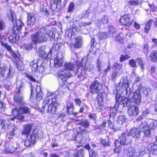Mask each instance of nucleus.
<instances>
[{"label": "nucleus", "instance_id": "nucleus-1", "mask_svg": "<svg viewBox=\"0 0 157 157\" xmlns=\"http://www.w3.org/2000/svg\"><path fill=\"white\" fill-rule=\"evenodd\" d=\"M53 34L52 32L48 33L45 28H42L37 32L31 35V40L35 44L46 42Z\"/></svg>", "mask_w": 157, "mask_h": 157}, {"label": "nucleus", "instance_id": "nucleus-2", "mask_svg": "<svg viewBox=\"0 0 157 157\" xmlns=\"http://www.w3.org/2000/svg\"><path fill=\"white\" fill-rule=\"evenodd\" d=\"M51 98V97L49 96L47 97L45 100L44 101L42 105V107L44 110L51 112L53 113H56L57 107L59 105V104L57 102L54 101L55 98Z\"/></svg>", "mask_w": 157, "mask_h": 157}, {"label": "nucleus", "instance_id": "nucleus-3", "mask_svg": "<svg viewBox=\"0 0 157 157\" xmlns=\"http://www.w3.org/2000/svg\"><path fill=\"white\" fill-rule=\"evenodd\" d=\"M119 87H121L120 90L123 94V95L125 94L128 97L129 95L132 94V91L129 87V82L127 78L126 77H123L121 82L119 84Z\"/></svg>", "mask_w": 157, "mask_h": 157}, {"label": "nucleus", "instance_id": "nucleus-4", "mask_svg": "<svg viewBox=\"0 0 157 157\" xmlns=\"http://www.w3.org/2000/svg\"><path fill=\"white\" fill-rule=\"evenodd\" d=\"M141 94H143L145 96H147V88L144 87L141 84H140L137 90L132 95V99H134L135 103L137 105H139L141 101Z\"/></svg>", "mask_w": 157, "mask_h": 157}, {"label": "nucleus", "instance_id": "nucleus-5", "mask_svg": "<svg viewBox=\"0 0 157 157\" xmlns=\"http://www.w3.org/2000/svg\"><path fill=\"white\" fill-rule=\"evenodd\" d=\"M10 14L12 21L14 25L13 31H14L15 33H18L24 25V23L21 20L16 19L15 14L14 12L11 11Z\"/></svg>", "mask_w": 157, "mask_h": 157}, {"label": "nucleus", "instance_id": "nucleus-6", "mask_svg": "<svg viewBox=\"0 0 157 157\" xmlns=\"http://www.w3.org/2000/svg\"><path fill=\"white\" fill-rule=\"evenodd\" d=\"M130 95H129L128 98H124L123 100V98L121 97L120 95L117 94L116 97V102L115 103L116 107H118L119 105H123L124 107H129L131 105V101L129 99H131ZM128 98V97L127 96Z\"/></svg>", "mask_w": 157, "mask_h": 157}, {"label": "nucleus", "instance_id": "nucleus-7", "mask_svg": "<svg viewBox=\"0 0 157 157\" xmlns=\"http://www.w3.org/2000/svg\"><path fill=\"white\" fill-rule=\"evenodd\" d=\"M139 127L133 128L130 129L128 133V136H132L134 139L144 141V137H142V132Z\"/></svg>", "mask_w": 157, "mask_h": 157}, {"label": "nucleus", "instance_id": "nucleus-8", "mask_svg": "<svg viewBox=\"0 0 157 157\" xmlns=\"http://www.w3.org/2000/svg\"><path fill=\"white\" fill-rule=\"evenodd\" d=\"M141 123L140 122L139 123V125L140 126V128L144 129L142 132V137H144V141L146 138H148L152 136L154 134V132L146 127V125H147V122H144L142 125Z\"/></svg>", "mask_w": 157, "mask_h": 157}, {"label": "nucleus", "instance_id": "nucleus-9", "mask_svg": "<svg viewBox=\"0 0 157 157\" xmlns=\"http://www.w3.org/2000/svg\"><path fill=\"white\" fill-rule=\"evenodd\" d=\"M102 85L97 80L93 81L90 86V92L93 94H97L101 90Z\"/></svg>", "mask_w": 157, "mask_h": 157}, {"label": "nucleus", "instance_id": "nucleus-10", "mask_svg": "<svg viewBox=\"0 0 157 157\" xmlns=\"http://www.w3.org/2000/svg\"><path fill=\"white\" fill-rule=\"evenodd\" d=\"M45 47L42 46L40 47L38 51L39 56L43 59H46L47 58H50L51 56V50H50L48 54H47L45 51Z\"/></svg>", "mask_w": 157, "mask_h": 157}, {"label": "nucleus", "instance_id": "nucleus-11", "mask_svg": "<svg viewBox=\"0 0 157 157\" xmlns=\"http://www.w3.org/2000/svg\"><path fill=\"white\" fill-rule=\"evenodd\" d=\"M43 137L42 135L38 132L37 130H34L31 135L30 136L29 139L31 141V144L34 145L37 140L39 138H41Z\"/></svg>", "mask_w": 157, "mask_h": 157}, {"label": "nucleus", "instance_id": "nucleus-12", "mask_svg": "<svg viewBox=\"0 0 157 157\" xmlns=\"http://www.w3.org/2000/svg\"><path fill=\"white\" fill-rule=\"evenodd\" d=\"M58 77L63 80L65 81L72 76L70 72L66 70H59L58 74Z\"/></svg>", "mask_w": 157, "mask_h": 157}, {"label": "nucleus", "instance_id": "nucleus-13", "mask_svg": "<svg viewBox=\"0 0 157 157\" xmlns=\"http://www.w3.org/2000/svg\"><path fill=\"white\" fill-rule=\"evenodd\" d=\"M139 108L135 104L132 105L128 109V113L131 116H134L139 114Z\"/></svg>", "mask_w": 157, "mask_h": 157}, {"label": "nucleus", "instance_id": "nucleus-14", "mask_svg": "<svg viewBox=\"0 0 157 157\" xmlns=\"http://www.w3.org/2000/svg\"><path fill=\"white\" fill-rule=\"evenodd\" d=\"M54 65L56 67H58L62 65L63 62V56L62 53H59L56 55L55 59L54 60Z\"/></svg>", "mask_w": 157, "mask_h": 157}, {"label": "nucleus", "instance_id": "nucleus-15", "mask_svg": "<svg viewBox=\"0 0 157 157\" xmlns=\"http://www.w3.org/2000/svg\"><path fill=\"white\" fill-rule=\"evenodd\" d=\"M120 22L123 25H129L132 23V21L130 19L128 15H124L121 17Z\"/></svg>", "mask_w": 157, "mask_h": 157}, {"label": "nucleus", "instance_id": "nucleus-16", "mask_svg": "<svg viewBox=\"0 0 157 157\" xmlns=\"http://www.w3.org/2000/svg\"><path fill=\"white\" fill-rule=\"evenodd\" d=\"M36 21V18L34 15L31 13H28L27 20V25L30 26L33 25Z\"/></svg>", "mask_w": 157, "mask_h": 157}, {"label": "nucleus", "instance_id": "nucleus-17", "mask_svg": "<svg viewBox=\"0 0 157 157\" xmlns=\"http://www.w3.org/2000/svg\"><path fill=\"white\" fill-rule=\"evenodd\" d=\"M33 125L31 124H27L24 125V129L21 132L22 135L28 136L30 133Z\"/></svg>", "mask_w": 157, "mask_h": 157}, {"label": "nucleus", "instance_id": "nucleus-18", "mask_svg": "<svg viewBox=\"0 0 157 157\" xmlns=\"http://www.w3.org/2000/svg\"><path fill=\"white\" fill-rule=\"evenodd\" d=\"M89 69L86 67H82L79 68L77 72V76L79 78H81L82 76L84 77L86 73V71L88 70Z\"/></svg>", "mask_w": 157, "mask_h": 157}, {"label": "nucleus", "instance_id": "nucleus-19", "mask_svg": "<svg viewBox=\"0 0 157 157\" xmlns=\"http://www.w3.org/2000/svg\"><path fill=\"white\" fill-rule=\"evenodd\" d=\"M148 149L151 152L157 155V145L153 143H150L148 146Z\"/></svg>", "mask_w": 157, "mask_h": 157}, {"label": "nucleus", "instance_id": "nucleus-20", "mask_svg": "<svg viewBox=\"0 0 157 157\" xmlns=\"http://www.w3.org/2000/svg\"><path fill=\"white\" fill-rule=\"evenodd\" d=\"M13 32V34L12 35H10L9 36H8V37L9 42L13 43L17 40L19 38V36L17 35L18 33H15L14 31Z\"/></svg>", "mask_w": 157, "mask_h": 157}, {"label": "nucleus", "instance_id": "nucleus-21", "mask_svg": "<svg viewBox=\"0 0 157 157\" xmlns=\"http://www.w3.org/2000/svg\"><path fill=\"white\" fill-rule=\"evenodd\" d=\"M76 67V66L73 64L68 62H66L64 65V67L65 69V70H68L70 71H74V69L75 67Z\"/></svg>", "mask_w": 157, "mask_h": 157}, {"label": "nucleus", "instance_id": "nucleus-22", "mask_svg": "<svg viewBox=\"0 0 157 157\" xmlns=\"http://www.w3.org/2000/svg\"><path fill=\"white\" fill-rule=\"evenodd\" d=\"M119 139L120 141L119 140V143H120L121 145L127 144L131 142V140L128 141V140L126 139V136L124 134H122L119 137Z\"/></svg>", "mask_w": 157, "mask_h": 157}, {"label": "nucleus", "instance_id": "nucleus-23", "mask_svg": "<svg viewBox=\"0 0 157 157\" xmlns=\"http://www.w3.org/2000/svg\"><path fill=\"white\" fill-rule=\"evenodd\" d=\"M157 122L156 121L154 120H151L149 124L146 125L147 128L151 129L154 132V129L156 128L157 126Z\"/></svg>", "mask_w": 157, "mask_h": 157}, {"label": "nucleus", "instance_id": "nucleus-24", "mask_svg": "<svg viewBox=\"0 0 157 157\" xmlns=\"http://www.w3.org/2000/svg\"><path fill=\"white\" fill-rule=\"evenodd\" d=\"M75 43L74 46L75 48H79L82 44V39L80 37H78L75 39Z\"/></svg>", "mask_w": 157, "mask_h": 157}, {"label": "nucleus", "instance_id": "nucleus-25", "mask_svg": "<svg viewBox=\"0 0 157 157\" xmlns=\"http://www.w3.org/2000/svg\"><path fill=\"white\" fill-rule=\"evenodd\" d=\"M103 97L102 93H99L97 98V104L99 106H102L104 104Z\"/></svg>", "mask_w": 157, "mask_h": 157}, {"label": "nucleus", "instance_id": "nucleus-26", "mask_svg": "<svg viewBox=\"0 0 157 157\" xmlns=\"http://www.w3.org/2000/svg\"><path fill=\"white\" fill-rule=\"evenodd\" d=\"M150 60L153 62L157 61V51H152L150 54Z\"/></svg>", "mask_w": 157, "mask_h": 157}, {"label": "nucleus", "instance_id": "nucleus-27", "mask_svg": "<svg viewBox=\"0 0 157 157\" xmlns=\"http://www.w3.org/2000/svg\"><path fill=\"white\" fill-rule=\"evenodd\" d=\"M127 120V118L125 116L123 115H121L117 117V122L119 125H121Z\"/></svg>", "mask_w": 157, "mask_h": 157}, {"label": "nucleus", "instance_id": "nucleus-28", "mask_svg": "<svg viewBox=\"0 0 157 157\" xmlns=\"http://www.w3.org/2000/svg\"><path fill=\"white\" fill-rule=\"evenodd\" d=\"M115 29L114 26L112 25L109 26L108 31L107 32L108 36L110 37L113 36L115 33Z\"/></svg>", "mask_w": 157, "mask_h": 157}, {"label": "nucleus", "instance_id": "nucleus-29", "mask_svg": "<svg viewBox=\"0 0 157 157\" xmlns=\"http://www.w3.org/2000/svg\"><path fill=\"white\" fill-rule=\"evenodd\" d=\"M23 98L22 96L19 93L16 94L14 97V100L15 102L18 103H21L22 102Z\"/></svg>", "mask_w": 157, "mask_h": 157}, {"label": "nucleus", "instance_id": "nucleus-30", "mask_svg": "<svg viewBox=\"0 0 157 157\" xmlns=\"http://www.w3.org/2000/svg\"><path fill=\"white\" fill-rule=\"evenodd\" d=\"M30 66L31 67V69L33 71H36L38 67L37 61V60H34L30 63Z\"/></svg>", "mask_w": 157, "mask_h": 157}, {"label": "nucleus", "instance_id": "nucleus-31", "mask_svg": "<svg viewBox=\"0 0 157 157\" xmlns=\"http://www.w3.org/2000/svg\"><path fill=\"white\" fill-rule=\"evenodd\" d=\"M30 109L26 106H23L19 108V112L21 113L30 114Z\"/></svg>", "mask_w": 157, "mask_h": 157}, {"label": "nucleus", "instance_id": "nucleus-32", "mask_svg": "<svg viewBox=\"0 0 157 157\" xmlns=\"http://www.w3.org/2000/svg\"><path fill=\"white\" fill-rule=\"evenodd\" d=\"M153 21L152 20L150 19L146 24L144 29V32L146 33H148Z\"/></svg>", "mask_w": 157, "mask_h": 157}, {"label": "nucleus", "instance_id": "nucleus-33", "mask_svg": "<svg viewBox=\"0 0 157 157\" xmlns=\"http://www.w3.org/2000/svg\"><path fill=\"white\" fill-rule=\"evenodd\" d=\"M115 144V148L114 149V151L116 153H119L121 150V147H120L121 145L120 143H119V140H116Z\"/></svg>", "mask_w": 157, "mask_h": 157}, {"label": "nucleus", "instance_id": "nucleus-34", "mask_svg": "<svg viewBox=\"0 0 157 157\" xmlns=\"http://www.w3.org/2000/svg\"><path fill=\"white\" fill-rule=\"evenodd\" d=\"M36 92L37 98H39V99L42 98L43 93L41 91V88L40 86H37L36 88Z\"/></svg>", "mask_w": 157, "mask_h": 157}, {"label": "nucleus", "instance_id": "nucleus-35", "mask_svg": "<svg viewBox=\"0 0 157 157\" xmlns=\"http://www.w3.org/2000/svg\"><path fill=\"white\" fill-rule=\"evenodd\" d=\"M76 121H78V124H81V125L85 127V128H87L89 127L90 124L89 121L86 120H83L82 121H80L79 120H76Z\"/></svg>", "mask_w": 157, "mask_h": 157}, {"label": "nucleus", "instance_id": "nucleus-36", "mask_svg": "<svg viewBox=\"0 0 157 157\" xmlns=\"http://www.w3.org/2000/svg\"><path fill=\"white\" fill-rule=\"evenodd\" d=\"M46 64L45 63H43L41 64L40 66H38L37 69L40 73H42L46 71Z\"/></svg>", "mask_w": 157, "mask_h": 157}, {"label": "nucleus", "instance_id": "nucleus-37", "mask_svg": "<svg viewBox=\"0 0 157 157\" xmlns=\"http://www.w3.org/2000/svg\"><path fill=\"white\" fill-rule=\"evenodd\" d=\"M18 145L14 143L12 145L10 149V151H7L5 152L6 153H13L17 149Z\"/></svg>", "mask_w": 157, "mask_h": 157}, {"label": "nucleus", "instance_id": "nucleus-38", "mask_svg": "<svg viewBox=\"0 0 157 157\" xmlns=\"http://www.w3.org/2000/svg\"><path fill=\"white\" fill-rule=\"evenodd\" d=\"M17 128L14 127L12 129L10 132L7 133V137L9 138H12L13 136H14L15 134L17 132Z\"/></svg>", "mask_w": 157, "mask_h": 157}, {"label": "nucleus", "instance_id": "nucleus-39", "mask_svg": "<svg viewBox=\"0 0 157 157\" xmlns=\"http://www.w3.org/2000/svg\"><path fill=\"white\" fill-rule=\"evenodd\" d=\"M90 12L88 11V10L85 11L83 12L82 14L79 15L78 17L80 18H87L90 15Z\"/></svg>", "mask_w": 157, "mask_h": 157}, {"label": "nucleus", "instance_id": "nucleus-40", "mask_svg": "<svg viewBox=\"0 0 157 157\" xmlns=\"http://www.w3.org/2000/svg\"><path fill=\"white\" fill-rule=\"evenodd\" d=\"M99 39H101L109 37L108 35L107 32H100L98 35Z\"/></svg>", "mask_w": 157, "mask_h": 157}, {"label": "nucleus", "instance_id": "nucleus-41", "mask_svg": "<svg viewBox=\"0 0 157 157\" xmlns=\"http://www.w3.org/2000/svg\"><path fill=\"white\" fill-rule=\"evenodd\" d=\"M117 107L115 106V104L114 107L111 109L110 114V117L112 116L113 117L116 115V113L118 110Z\"/></svg>", "mask_w": 157, "mask_h": 157}, {"label": "nucleus", "instance_id": "nucleus-42", "mask_svg": "<svg viewBox=\"0 0 157 157\" xmlns=\"http://www.w3.org/2000/svg\"><path fill=\"white\" fill-rule=\"evenodd\" d=\"M144 117H143V116L142 115L141 117H138L137 119H136V125L137 126V127H139V128H140V126L139 125V123H140V122L141 123V124L142 125V124H143V123L144 122H147L146 121H141V120L144 118Z\"/></svg>", "mask_w": 157, "mask_h": 157}, {"label": "nucleus", "instance_id": "nucleus-43", "mask_svg": "<svg viewBox=\"0 0 157 157\" xmlns=\"http://www.w3.org/2000/svg\"><path fill=\"white\" fill-rule=\"evenodd\" d=\"M74 107L69 108L67 109V113L68 115L73 114L74 116H75L78 113H75L74 112Z\"/></svg>", "mask_w": 157, "mask_h": 157}, {"label": "nucleus", "instance_id": "nucleus-44", "mask_svg": "<svg viewBox=\"0 0 157 157\" xmlns=\"http://www.w3.org/2000/svg\"><path fill=\"white\" fill-rule=\"evenodd\" d=\"M84 152L82 150H79L74 155L73 157H83Z\"/></svg>", "mask_w": 157, "mask_h": 157}, {"label": "nucleus", "instance_id": "nucleus-45", "mask_svg": "<svg viewBox=\"0 0 157 157\" xmlns=\"http://www.w3.org/2000/svg\"><path fill=\"white\" fill-rule=\"evenodd\" d=\"M101 143L105 146L109 145V138H106L105 139L102 140L101 141Z\"/></svg>", "mask_w": 157, "mask_h": 157}, {"label": "nucleus", "instance_id": "nucleus-46", "mask_svg": "<svg viewBox=\"0 0 157 157\" xmlns=\"http://www.w3.org/2000/svg\"><path fill=\"white\" fill-rule=\"evenodd\" d=\"M129 65L133 68H135L136 67V61L134 59H131L129 61Z\"/></svg>", "mask_w": 157, "mask_h": 157}, {"label": "nucleus", "instance_id": "nucleus-47", "mask_svg": "<svg viewBox=\"0 0 157 157\" xmlns=\"http://www.w3.org/2000/svg\"><path fill=\"white\" fill-rule=\"evenodd\" d=\"M120 75V74L117 71H114L113 72L111 78L113 79H116L118 75Z\"/></svg>", "mask_w": 157, "mask_h": 157}, {"label": "nucleus", "instance_id": "nucleus-48", "mask_svg": "<svg viewBox=\"0 0 157 157\" xmlns=\"http://www.w3.org/2000/svg\"><path fill=\"white\" fill-rule=\"evenodd\" d=\"M12 113L13 116L16 117L19 113H21L19 112V108H15L12 110Z\"/></svg>", "mask_w": 157, "mask_h": 157}, {"label": "nucleus", "instance_id": "nucleus-49", "mask_svg": "<svg viewBox=\"0 0 157 157\" xmlns=\"http://www.w3.org/2000/svg\"><path fill=\"white\" fill-rule=\"evenodd\" d=\"M91 24V22H80L78 23L79 26L80 28H81L82 26H86L87 25H90Z\"/></svg>", "mask_w": 157, "mask_h": 157}, {"label": "nucleus", "instance_id": "nucleus-50", "mask_svg": "<svg viewBox=\"0 0 157 157\" xmlns=\"http://www.w3.org/2000/svg\"><path fill=\"white\" fill-rule=\"evenodd\" d=\"M90 157H97L98 155L96 153L93 149L89 151Z\"/></svg>", "mask_w": 157, "mask_h": 157}, {"label": "nucleus", "instance_id": "nucleus-51", "mask_svg": "<svg viewBox=\"0 0 157 157\" xmlns=\"http://www.w3.org/2000/svg\"><path fill=\"white\" fill-rule=\"evenodd\" d=\"M136 61L140 65V67L142 69L144 67V64L143 61L140 58H137L136 59Z\"/></svg>", "mask_w": 157, "mask_h": 157}, {"label": "nucleus", "instance_id": "nucleus-52", "mask_svg": "<svg viewBox=\"0 0 157 157\" xmlns=\"http://www.w3.org/2000/svg\"><path fill=\"white\" fill-rule=\"evenodd\" d=\"M100 21L103 24H105L108 22L109 19L106 16H105L101 19Z\"/></svg>", "mask_w": 157, "mask_h": 157}, {"label": "nucleus", "instance_id": "nucleus-53", "mask_svg": "<svg viewBox=\"0 0 157 157\" xmlns=\"http://www.w3.org/2000/svg\"><path fill=\"white\" fill-rule=\"evenodd\" d=\"M97 67L98 68V72H100L102 70V64L101 62V61L99 60V59H98L97 60Z\"/></svg>", "mask_w": 157, "mask_h": 157}, {"label": "nucleus", "instance_id": "nucleus-54", "mask_svg": "<svg viewBox=\"0 0 157 157\" xmlns=\"http://www.w3.org/2000/svg\"><path fill=\"white\" fill-rule=\"evenodd\" d=\"M122 33H120L118 36H117L116 38V40L120 42H122L124 39V37L122 36Z\"/></svg>", "mask_w": 157, "mask_h": 157}, {"label": "nucleus", "instance_id": "nucleus-55", "mask_svg": "<svg viewBox=\"0 0 157 157\" xmlns=\"http://www.w3.org/2000/svg\"><path fill=\"white\" fill-rule=\"evenodd\" d=\"M1 45L3 46H4L6 48L7 50L8 51L10 52L11 51H12L13 50L12 49V48L11 47L8 45L6 43H2V44Z\"/></svg>", "mask_w": 157, "mask_h": 157}, {"label": "nucleus", "instance_id": "nucleus-56", "mask_svg": "<svg viewBox=\"0 0 157 157\" xmlns=\"http://www.w3.org/2000/svg\"><path fill=\"white\" fill-rule=\"evenodd\" d=\"M24 145L26 147H30L33 146V145L31 144V141L29 139V140H26L24 141Z\"/></svg>", "mask_w": 157, "mask_h": 157}, {"label": "nucleus", "instance_id": "nucleus-57", "mask_svg": "<svg viewBox=\"0 0 157 157\" xmlns=\"http://www.w3.org/2000/svg\"><path fill=\"white\" fill-rule=\"evenodd\" d=\"M130 58V56L128 55H121L120 58V61L121 62L123 61L126 59H128Z\"/></svg>", "mask_w": 157, "mask_h": 157}, {"label": "nucleus", "instance_id": "nucleus-58", "mask_svg": "<svg viewBox=\"0 0 157 157\" xmlns=\"http://www.w3.org/2000/svg\"><path fill=\"white\" fill-rule=\"evenodd\" d=\"M5 28V23L2 20H0V31L4 30Z\"/></svg>", "mask_w": 157, "mask_h": 157}, {"label": "nucleus", "instance_id": "nucleus-59", "mask_svg": "<svg viewBox=\"0 0 157 157\" xmlns=\"http://www.w3.org/2000/svg\"><path fill=\"white\" fill-rule=\"evenodd\" d=\"M113 67L120 70L122 68V65L118 64L117 63H116L113 64Z\"/></svg>", "mask_w": 157, "mask_h": 157}, {"label": "nucleus", "instance_id": "nucleus-60", "mask_svg": "<svg viewBox=\"0 0 157 157\" xmlns=\"http://www.w3.org/2000/svg\"><path fill=\"white\" fill-rule=\"evenodd\" d=\"M148 46L147 44H145L143 49V52L145 54H147L148 52Z\"/></svg>", "mask_w": 157, "mask_h": 157}, {"label": "nucleus", "instance_id": "nucleus-61", "mask_svg": "<svg viewBox=\"0 0 157 157\" xmlns=\"http://www.w3.org/2000/svg\"><path fill=\"white\" fill-rule=\"evenodd\" d=\"M74 4L73 2H71L70 4L68 9V12H71L72 11L74 8Z\"/></svg>", "mask_w": 157, "mask_h": 157}, {"label": "nucleus", "instance_id": "nucleus-62", "mask_svg": "<svg viewBox=\"0 0 157 157\" xmlns=\"http://www.w3.org/2000/svg\"><path fill=\"white\" fill-rule=\"evenodd\" d=\"M150 111L148 109H146L145 111L143 112L142 115L144 117H146L148 114L150 113Z\"/></svg>", "mask_w": 157, "mask_h": 157}, {"label": "nucleus", "instance_id": "nucleus-63", "mask_svg": "<svg viewBox=\"0 0 157 157\" xmlns=\"http://www.w3.org/2000/svg\"><path fill=\"white\" fill-rule=\"evenodd\" d=\"M75 105H78L80 106V104L81 103V100L78 98H75Z\"/></svg>", "mask_w": 157, "mask_h": 157}, {"label": "nucleus", "instance_id": "nucleus-64", "mask_svg": "<svg viewBox=\"0 0 157 157\" xmlns=\"http://www.w3.org/2000/svg\"><path fill=\"white\" fill-rule=\"evenodd\" d=\"M140 155H141V157H150V154L147 153H144L143 151L140 152Z\"/></svg>", "mask_w": 157, "mask_h": 157}]
</instances>
